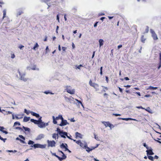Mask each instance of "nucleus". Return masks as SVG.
Wrapping results in <instances>:
<instances>
[{
    "label": "nucleus",
    "instance_id": "a211bd4d",
    "mask_svg": "<svg viewBox=\"0 0 161 161\" xmlns=\"http://www.w3.org/2000/svg\"><path fill=\"white\" fill-rule=\"evenodd\" d=\"M75 135L76 138L79 137L80 138H82V136L81 134L79 133L78 132H76L75 133Z\"/></svg>",
    "mask_w": 161,
    "mask_h": 161
},
{
    "label": "nucleus",
    "instance_id": "c756f323",
    "mask_svg": "<svg viewBox=\"0 0 161 161\" xmlns=\"http://www.w3.org/2000/svg\"><path fill=\"white\" fill-rule=\"evenodd\" d=\"M51 0H44V2L47 3L49 7H50L51 5L50 4V1Z\"/></svg>",
    "mask_w": 161,
    "mask_h": 161
},
{
    "label": "nucleus",
    "instance_id": "4be33fe9",
    "mask_svg": "<svg viewBox=\"0 0 161 161\" xmlns=\"http://www.w3.org/2000/svg\"><path fill=\"white\" fill-rule=\"evenodd\" d=\"M52 137L53 139H56V138L58 139V134L54 133L53 134Z\"/></svg>",
    "mask_w": 161,
    "mask_h": 161
},
{
    "label": "nucleus",
    "instance_id": "c03bdc74",
    "mask_svg": "<svg viewBox=\"0 0 161 161\" xmlns=\"http://www.w3.org/2000/svg\"><path fill=\"white\" fill-rule=\"evenodd\" d=\"M15 129H16V130H22V129L21 128L19 127H16L15 128Z\"/></svg>",
    "mask_w": 161,
    "mask_h": 161
},
{
    "label": "nucleus",
    "instance_id": "0e129e2a",
    "mask_svg": "<svg viewBox=\"0 0 161 161\" xmlns=\"http://www.w3.org/2000/svg\"><path fill=\"white\" fill-rule=\"evenodd\" d=\"M20 141L22 143L26 144L25 142L24 141L22 140L21 139L20 140Z\"/></svg>",
    "mask_w": 161,
    "mask_h": 161
},
{
    "label": "nucleus",
    "instance_id": "9d476101",
    "mask_svg": "<svg viewBox=\"0 0 161 161\" xmlns=\"http://www.w3.org/2000/svg\"><path fill=\"white\" fill-rule=\"evenodd\" d=\"M146 152L147 153V155H153L154 154V153L153 152V150L151 147L150 148V149H148L146 150Z\"/></svg>",
    "mask_w": 161,
    "mask_h": 161
},
{
    "label": "nucleus",
    "instance_id": "2eb2a0df",
    "mask_svg": "<svg viewBox=\"0 0 161 161\" xmlns=\"http://www.w3.org/2000/svg\"><path fill=\"white\" fill-rule=\"evenodd\" d=\"M31 147H33L35 148H40V144H35L31 146Z\"/></svg>",
    "mask_w": 161,
    "mask_h": 161
},
{
    "label": "nucleus",
    "instance_id": "393cba45",
    "mask_svg": "<svg viewBox=\"0 0 161 161\" xmlns=\"http://www.w3.org/2000/svg\"><path fill=\"white\" fill-rule=\"evenodd\" d=\"M99 45L100 47H101L103 45L104 42V41L102 39H99Z\"/></svg>",
    "mask_w": 161,
    "mask_h": 161
},
{
    "label": "nucleus",
    "instance_id": "69168bd1",
    "mask_svg": "<svg viewBox=\"0 0 161 161\" xmlns=\"http://www.w3.org/2000/svg\"><path fill=\"white\" fill-rule=\"evenodd\" d=\"M72 47L73 48V49L75 47V45L73 43H72Z\"/></svg>",
    "mask_w": 161,
    "mask_h": 161
},
{
    "label": "nucleus",
    "instance_id": "4468645a",
    "mask_svg": "<svg viewBox=\"0 0 161 161\" xmlns=\"http://www.w3.org/2000/svg\"><path fill=\"white\" fill-rule=\"evenodd\" d=\"M159 62L158 63L159 66L158 67V69H159L161 67V52H160L159 54Z\"/></svg>",
    "mask_w": 161,
    "mask_h": 161
},
{
    "label": "nucleus",
    "instance_id": "8fccbe9b",
    "mask_svg": "<svg viewBox=\"0 0 161 161\" xmlns=\"http://www.w3.org/2000/svg\"><path fill=\"white\" fill-rule=\"evenodd\" d=\"M15 56L14 54H11V58H15Z\"/></svg>",
    "mask_w": 161,
    "mask_h": 161
},
{
    "label": "nucleus",
    "instance_id": "b1692460",
    "mask_svg": "<svg viewBox=\"0 0 161 161\" xmlns=\"http://www.w3.org/2000/svg\"><path fill=\"white\" fill-rule=\"evenodd\" d=\"M59 152L61 153L62 154V157H61V158H64V159H65L67 157L64 154V153L61 151H59Z\"/></svg>",
    "mask_w": 161,
    "mask_h": 161
},
{
    "label": "nucleus",
    "instance_id": "7c9ffc66",
    "mask_svg": "<svg viewBox=\"0 0 161 161\" xmlns=\"http://www.w3.org/2000/svg\"><path fill=\"white\" fill-rule=\"evenodd\" d=\"M32 111H31L30 110L27 111L26 109H24V112L25 113H26L27 114H29L30 113L31 114V112Z\"/></svg>",
    "mask_w": 161,
    "mask_h": 161
},
{
    "label": "nucleus",
    "instance_id": "20e7f679",
    "mask_svg": "<svg viewBox=\"0 0 161 161\" xmlns=\"http://www.w3.org/2000/svg\"><path fill=\"white\" fill-rule=\"evenodd\" d=\"M150 32L152 34V36L153 39L154 40H156L158 39V38L157 34L155 33L154 31L152 29L150 30Z\"/></svg>",
    "mask_w": 161,
    "mask_h": 161
},
{
    "label": "nucleus",
    "instance_id": "37998d69",
    "mask_svg": "<svg viewBox=\"0 0 161 161\" xmlns=\"http://www.w3.org/2000/svg\"><path fill=\"white\" fill-rule=\"evenodd\" d=\"M76 100L77 101V102H78V103H80L82 106H83V104L82 103V102L80 101L78 99H76Z\"/></svg>",
    "mask_w": 161,
    "mask_h": 161
},
{
    "label": "nucleus",
    "instance_id": "2f4dec72",
    "mask_svg": "<svg viewBox=\"0 0 161 161\" xmlns=\"http://www.w3.org/2000/svg\"><path fill=\"white\" fill-rule=\"evenodd\" d=\"M6 151L8 152L13 153H15L17 152V151L15 150H6Z\"/></svg>",
    "mask_w": 161,
    "mask_h": 161
},
{
    "label": "nucleus",
    "instance_id": "ea45409f",
    "mask_svg": "<svg viewBox=\"0 0 161 161\" xmlns=\"http://www.w3.org/2000/svg\"><path fill=\"white\" fill-rule=\"evenodd\" d=\"M64 136H66L69 139H70L71 140H73V139L71 138L72 136H71V135H69V136H68L67 134V135H64Z\"/></svg>",
    "mask_w": 161,
    "mask_h": 161
},
{
    "label": "nucleus",
    "instance_id": "338daca9",
    "mask_svg": "<svg viewBox=\"0 0 161 161\" xmlns=\"http://www.w3.org/2000/svg\"><path fill=\"white\" fill-rule=\"evenodd\" d=\"M158 157L157 155H155V156L154 157V158H155L156 159H158Z\"/></svg>",
    "mask_w": 161,
    "mask_h": 161
},
{
    "label": "nucleus",
    "instance_id": "58836bf2",
    "mask_svg": "<svg viewBox=\"0 0 161 161\" xmlns=\"http://www.w3.org/2000/svg\"><path fill=\"white\" fill-rule=\"evenodd\" d=\"M138 108H141L142 109H144L147 112H149V111H148L147 109H145V108H143L142 106H139V107H136Z\"/></svg>",
    "mask_w": 161,
    "mask_h": 161
},
{
    "label": "nucleus",
    "instance_id": "1a4fd4ad",
    "mask_svg": "<svg viewBox=\"0 0 161 161\" xmlns=\"http://www.w3.org/2000/svg\"><path fill=\"white\" fill-rule=\"evenodd\" d=\"M76 143L83 148L86 147V145L82 142L80 140H78L76 141Z\"/></svg>",
    "mask_w": 161,
    "mask_h": 161
},
{
    "label": "nucleus",
    "instance_id": "f704fd0d",
    "mask_svg": "<svg viewBox=\"0 0 161 161\" xmlns=\"http://www.w3.org/2000/svg\"><path fill=\"white\" fill-rule=\"evenodd\" d=\"M38 46H38V44L37 43H36V44L33 47V49H34V50H36V48H37Z\"/></svg>",
    "mask_w": 161,
    "mask_h": 161
},
{
    "label": "nucleus",
    "instance_id": "39448f33",
    "mask_svg": "<svg viewBox=\"0 0 161 161\" xmlns=\"http://www.w3.org/2000/svg\"><path fill=\"white\" fill-rule=\"evenodd\" d=\"M89 84L91 86L93 87L94 88L96 89H98L99 87L98 85L96 83H92L91 80H90L89 81Z\"/></svg>",
    "mask_w": 161,
    "mask_h": 161
},
{
    "label": "nucleus",
    "instance_id": "79ce46f5",
    "mask_svg": "<svg viewBox=\"0 0 161 161\" xmlns=\"http://www.w3.org/2000/svg\"><path fill=\"white\" fill-rule=\"evenodd\" d=\"M49 51V49L48 48V46H47L46 48V53H47Z\"/></svg>",
    "mask_w": 161,
    "mask_h": 161
},
{
    "label": "nucleus",
    "instance_id": "72a5a7b5",
    "mask_svg": "<svg viewBox=\"0 0 161 161\" xmlns=\"http://www.w3.org/2000/svg\"><path fill=\"white\" fill-rule=\"evenodd\" d=\"M149 27L147 26H146L145 32L144 33H147L149 31Z\"/></svg>",
    "mask_w": 161,
    "mask_h": 161
},
{
    "label": "nucleus",
    "instance_id": "c9c22d12",
    "mask_svg": "<svg viewBox=\"0 0 161 161\" xmlns=\"http://www.w3.org/2000/svg\"><path fill=\"white\" fill-rule=\"evenodd\" d=\"M34 143V142L31 140H29L28 143L29 145H33Z\"/></svg>",
    "mask_w": 161,
    "mask_h": 161
},
{
    "label": "nucleus",
    "instance_id": "6ab92c4d",
    "mask_svg": "<svg viewBox=\"0 0 161 161\" xmlns=\"http://www.w3.org/2000/svg\"><path fill=\"white\" fill-rule=\"evenodd\" d=\"M53 155L55 156L56 157H57L58 159H59V160L60 161H61L64 159V158H61V157H59V156L57 155L56 154V153H53Z\"/></svg>",
    "mask_w": 161,
    "mask_h": 161
},
{
    "label": "nucleus",
    "instance_id": "603ef678",
    "mask_svg": "<svg viewBox=\"0 0 161 161\" xmlns=\"http://www.w3.org/2000/svg\"><path fill=\"white\" fill-rule=\"evenodd\" d=\"M135 93L136 94H137L139 96H141V94H140V92H135Z\"/></svg>",
    "mask_w": 161,
    "mask_h": 161
},
{
    "label": "nucleus",
    "instance_id": "f257e3e1",
    "mask_svg": "<svg viewBox=\"0 0 161 161\" xmlns=\"http://www.w3.org/2000/svg\"><path fill=\"white\" fill-rule=\"evenodd\" d=\"M57 131L61 136L64 138H65L66 137L64 135H66L67 134V133L66 132H64L62 131H61L60 129L58 128L57 129Z\"/></svg>",
    "mask_w": 161,
    "mask_h": 161
},
{
    "label": "nucleus",
    "instance_id": "de8ad7c7",
    "mask_svg": "<svg viewBox=\"0 0 161 161\" xmlns=\"http://www.w3.org/2000/svg\"><path fill=\"white\" fill-rule=\"evenodd\" d=\"M98 23V22H96L94 24V26L96 27L97 26V24Z\"/></svg>",
    "mask_w": 161,
    "mask_h": 161
},
{
    "label": "nucleus",
    "instance_id": "0eeeda50",
    "mask_svg": "<svg viewBox=\"0 0 161 161\" xmlns=\"http://www.w3.org/2000/svg\"><path fill=\"white\" fill-rule=\"evenodd\" d=\"M70 86H67L66 89L67 92L71 94H74L75 93V90L70 89Z\"/></svg>",
    "mask_w": 161,
    "mask_h": 161
},
{
    "label": "nucleus",
    "instance_id": "4c0bfd02",
    "mask_svg": "<svg viewBox=\"0 0 161 161\" xmlns=\"http://www.w3.org/2000/svg\"><path fill=\"white\" fill-rule=\"evenodd\" d=\"M148 158L150 160H153V157L151 156H148Z\"/></svg>",
    "mask_w": 161,
    "mask_h": 161
},
{
    "label": "nucleus",
    "instance_id": "e433bc0d",
    "mask_svg": "<svg viewBox=\"0 0 161 161\" xmlns=\"http://www.w3.org/2000/svg\"><path fill=\"white\" fill-rule=\"evenodd\" d=\"M17 125H20V123L19 122H14V126H16Z\"/></svg>",
    "mask_w": 161,
    "mask_h": 161
},
{
    "label": "nucleus",
    "instance_id": "a19ab883",
    "mask_svg": "<svg viewBox=\"0 0 161 161\" xmlns=\"http://www.w3.org/2000/svg\"><path fill=\"white\" fill-rule=\"evenodd\" d=\"M143 146L145 147L147 149H148L149 147L147 146L146 145V143H143Z\"/></svg>",
    "mask_w": 161,
    "mask_h": 161
},
{
    "label": "nucleus",
    "instance_id": "423d86ee",
    "mask_svg": "<svg viewBox=\"0 0 161 161\" xmlns=\"http://www.w3.org/2000/svg\"><path fill=\"white\" fill-rule=\"evenodd\" d=\"M47 142L48 147H53L55 146L56 143L54 141H50L49 140H48L47 141Z\"/></svg>",
    "mask_w": 161,
    "mask_h": 161
},
{
    "label": "nucleus",
    "instance_id": "680f3d73",
    "mask_svg": "<svg viewBox=\"0 0 161 161\" xmlns=\"http://www.w3.org/2000/svg\"><path fill=\"white\" fill-rule=\"evenodd\" d=\"M122 45H119L118 46V49H119L121 47H122Z\"/></svg>",
    "mask_w": 161,
    "mask_h": 161
},
{
    "label": "nucleus",
    "instance_id": "09e8293b",
    "mask_svg": "<svg viewBox=\"0 0 161 161\" xmlns=\"http://www.w3.org/2000/svg\"><path fill=\"white\" fill-rule=\"evenodd\" d=\"M59 16L58 14L57 16V19L58 20V22H59Z\"/></svg>",
    "mask_w": 161,
    "mask_h": 161
},
{
    "label": "nucleus",
    "instance_id": "052dcab7",
    "mask_svg": "<svg viewBox=\"0 0 161 161\" xmlns=\"http://www.w3.org/2000/svg\"><path fill=\"white\" fill-rule=\"evenodd\" d=\"M4 129V128L3 127H2L0 129V130L2 131Z\"/></svg>",
    "mask_w": 161,
    "mask_h": 161
},
{
    "label": "nucleus",
    "instance_id": "f3484780",
    "mask_svg": "<svg viewBox=\"0 0 161 161\" xmlns=\"http://www.w3.org/2000/svg\"><path fill=\"white\" fill-rule=\"evenodd\" d=\"M36 121L34 122V123L38 125L39 127H40V118H39L38 120H36Z\"/></svg>",
    "mask_w": 161,
    "mask_h": 161
},
{
    "label": "nucleus",
    "instance_id": "a18cd8bd",
    "mask_svg": "<svg viewBox=\"0 0 161 161\" xmlns=\"http://www.w3.org/2000/svg\"><path fill=\"white\" fill-rule=\"evenodd\" d=\"M19 136L20 138H22V139H23L24 140H25V138L22 135H19Z\"/></svg>",
    "mask_w": 161,
    "mask_h": 161
},
{
    "label": "nucleus",
    "instance_id": "49530a36",
    "mask_svg": "<svg viewBox=\"0 0 161 161\" xmlns=\"http://www.w3.org/2000/svg\"><path fill=\"white\" fill-rule=\"evenodd\" d=\"M82 66H83L81 64H80L77 66V68L79 69H80V67H82Z\"/></svg>",
    "mask_w": 161,
    "mask_h": 161
},
{
    "label": "nucleus",
    "instance_id": "a878e982",
    "mask_svg": "<svg viewBox=\"0 0 161 161\" xmlns=\"http://www.w3.org/2000/svg\"><path fill=\"white\" fill-rule=\"evenodd\" d=\"M7 10L6 9H4L3 11V19L5 17L6 14Z\"/></svg>",
    "mask_w": 161,
    "mask_h": 161
},
{
    "label": "nucleus",
    "instance_id": "c85d7f7f",
    "mask_svg": "<svg viewBox=\"0 0 161 161\" xmlns=\"http://www.w3.org/2000/svg\"><path fill=\"white\" fill-rule=\"evenodd\" d=\"M158 88L157 87H154L152 86H149L148 88L147 89V90H155Z\"/></svg>",
    "mask_w": 161,
    "mask_h": 161
},
{
    "label": "nucleus",
    "instance_id": "f03ea898",
    "mask_svg": "<svg viewBox=\"0 0 161 161\" xmlns=\"http://www.w3.org/2000/svg\"><path fill=\"white\" fill-rule=\"evenodd\" d=\"M52 118L53 119V124H56L57 123V120H58L59 119H63V117L61 115H58V116L56 117L55 118L54 116H53Z\"/></svg>",
    "mask_w": 161,
    "mask_h": 161
},
{
    "label": "nucleus",
    "instance_id": "4d7b16f0",
    "mask_svg": "<svg viewBox=\"0 0 161 161\" xmlns=\"http://www.w3.org/2000/svg\"><path fill=\"white\" fill-rule=\"evenodd\" d=\"M31 121L32 122H34L35 121H36V120L34 119H31Z\"/></svg>",
    "mask_w": 161,
    "mask_h": 161
},
{
    "label": "nucleus",
    "instance_id": "473e14b6",
    "mask_svg": "<svg viewBox=\"0 0 161 161\" xmlns=\"http://www.w3.org/2000/svg\"><path fill=\"white\" fill-rule=\"evenodd\" d=\"M23 128L25 130V131H28L30 132V130L29 128L25 127L24 126H23Z\"/></svg>",
    "mask_w": 161,
    "mask_h": 161
},
{
    "label": "nucleus",
    "instance_id": "bf43d9fd",
    "mask_svg": "<svg viewBox=\"0 0 161 161\" xmlns=\"http://www.w3.org/2000/svg\"><path fill=\"white\" fill-rule=\"evenodd\" d=\"M124 79L126 80H129V79L128 77H125Z\"/></svg>",
    "mask_w": 161,
    "mask_h": 161
},
{
    "label": "nucleus",
    "instance_id": "412c9836",
    "mask_svg": "<svg viewBox=\"0 0 161 161\" xmlns=\"http://www.w3.org/2000/svg\"><path fill=\"white\" fill-rule=\"evenodd\" d=\"M48 124L47 123L46 124L43 122H42L41 120V127H45L46 125H48Z\"/></svg>",
    "mask_w": 161,
    "mask_h": 161
},
{
    "label": "nucleus",
    "instance_id": "7ed1b4c3",
    "mask_svg": "<svg viewBox=\"0 0 161 161\" xmlns=\"http://www.w3.org/2000/svg\"><path fill=\"white\" fill-rule=\"evenodd\" d=\"M18 72L19 74L20 77V79L21 80H23L24 81H25L27 80V79L25 77V73H21L19 70H18Z\"/></svg>",
    "mask_w": 161,
    "mask_h": 161
},
{
    "label": "nucleus",
    "instance_id": "ddd939ff",
    "mask_svg": "<svg viewBox=\"0 0 161 161\" xmlns=\"http://www.w3.org/2000/svg\"><path fill=\"white\" fill-rule=\"evenodd\" d=\"M98 146V144H97V146L96 147H92V148H90L89 147H87V145H86V147H85V148H86V151L87 152H89L90 151H91L92 150L96 148Z\"/></svg>",
    "mask_w": 161,
    "mask_h": 161
},
{
    "label": "nucleus",
    "instance_id": "cd10ccee",
    "mask_svg": "<svg viewBox=\"0 0 161 161\" xmlns=\"http://www.w3.org/2000/svg\"><path fill=\"white\" fill-rule=\"evenodd\" d=\"M146 40V38L144 37L143 35L141 37V41L142 42L144 43H145Z\"/></svg>",
    "mask_w": 161,
    "mask_h": 161
},
{
    "label": "nucleus",
    "instance_id": "5701e85b",
    "mask_svg": "<svg viewBox=\"0 0 161 161\" xmlns=\"http://www.w3.org/2000/svg\"><path fill=\"white\" fill-rule=\"evenodd\" d=\"M119 119H121L126 120V121H128L129 120H135V119H131V118H119Z\"/></svg>",
    "mask_w": 161,
    "mask_h": 161
},
{
    "label": "nucleus",
    "instance_id": "6e6d98bb",
    "mask_svg": "<svg viewBox=\"0 0 161 161\" xmlns=\"http://www.w3.org/2000/svg\"><path fill=\"white\" fill-rule=\"evenodd\" d=\"M24 46H23V45H21L19 47V48L20 49H22V48H23L24 47Z\"/></svg>",
    "mask_w": 161,
    "mask_h": 161
},
{
    "label": "nucleus",
    "instance_id": "3c124183",
    "mask_svg": "<svg viewBox=\"0 0 161 161\" xmlns=\"http://www.w3.org/2000/svg\"><path fill=\"white\" fill-rule=\"evenodd\" d=\"M113 115H114L116 116H120L121 115L120 114H113Z\"/></svg>",
    "mask_w": 161,
    "mask_h": 161
},
{
    "label": "nucleus",
    "instance_id": "aec40b11",
    "mask_svg": "<svg viewBox=\"0 0 161 161\" xmlns=\"http://www.w3.org/2000/svg\"><path fill=\"white\" fill-rule=\"evenodd\" d=\"M31 114L32 115H33L34 116H35L37 118H38L40 117V115H39V114H36L35 113H34V112H33V111L31 112Z\"/></svg>",
    "mask_w": 161,
    "mask_h": 161
},
{
    "label": "nucleus",
    "instance_id": "e2e57ef3",
    "mask_svg": "<svg viewBox=\"0 0 161 161\" xmlns=\"http://www.w3.org/2000/svg\"><path fill=\"white\" fill-rule=\"evenodd\" d=\"M2 132L4 133H5V134H8V132L5 131V130H3Z\"/></svg>",
    "mask_w": 161,
    "mask_h": 161
},
{
    "label": "nucleus",
    "instance_id": "5fc2aeb1",
    "mask_svg": "<svg viewBox=\"0 0 161 161\" xmlns=\"http://www.w3.org/2000/svg\"><path fill=\"white\" fill-rule=\"evenodd\" d=\"M62 49L63 51H65L66 49V47H62Z\"/></svg>",
    "mask_w": 161,
    "mask_h": 161
},
{
    "label": "nucleus",
    "instance_id": "774afa93",
    "mask_svg": "<svg viewBox=\"0 0 161 161\" xmlns=\"http://www.w3.org/2000/svg\"><path fill=\"white\" fill-rule=\"evenodd\" d=\"M58 49L59 51H61V49L60 46L59 45H58Z\"/></svg>",
    "mask_w": 161,
    "mask_h": 161
},
{
    "label": "nucleus",
    "instance_id": "bb28decb",
    "mask_svg": "<svg viewBox=\"0 0 161 161\" xmlns=\"http://www.w3.org/2000/svg\"><path fill=\"white\" fill-rule=\"evenodd\" d=\"M30 119V117H25L23 119V121L25 122H27Z\"/></svg>",
    "mask_w": 161,
    "mask_h": 161
},
{
    "label": "nucleus",
    "instance_id": "dca6fc26",
    "mask_svg": "<svg viewBox=\"0 0 161 161\" xmlns=\"http://www.w3.org/2000/svg\"><path fill=\"white\" fill-rule=\"evenodd\" d=\"M27 69L29 70L30 69H32L33 70H39V69H37L36 67V66L35 65L33 66L32 67H27Z\"/></svg>",
    "mask_w": 161,
    "mask_h": 161
},
{
    "label": "nucleus",
    "instance_id": "6e6552de",
    "mask_svg": "<svg viewBox=\"0 0 161 161\" xmlns=\"http://www.w3.org/2000/svg\"><path fill=\"white\" fill-rule=\"evenodd\" d=\"M61 123L59 124V125L60 126H63L65 125H66L67 124H69V123L67 122V120H64V118H63V120L61 119Z\"/></svg>",
    "mask_w": 161,
    "mask_h": 161
},
{
    "label": "nucleus",
    "instance_id": "864d4df0",
    "mask_svg": "<svg viewBox=\"0 0 161 161\" xmlns=\"http://www.w3.org/2000/svg\"><path fill=\"white\" fill-rule=\"evenodd\" d=\"M119 91L120 92H122L123 90H122V88H121L120 87H119Z\"/></svg>",
    "mask_w": 161,
    "mask_h": 161
},
{
    "label": "nucleus",
    "instance_id": "9b49d317",
    "mask_svg": "<svg viewBox=\"0 0 161 161\" xmlns=\"http://www.w3.org/2000/svg\"><path fill=\"white\" fill-rule=\"evenodd\" d=\"M102 123H103L105 126L106 127L107 126H108L110 128L111 127V126L112 125L111 124L110 122L108 121V122H105V121H103L102 122Z\"/></svg>",
    "mask_w": 161,
    "mask_h": 161
},
{
    "label": "nucleus",
    "instance_id": "f8f14e48",
    "mask_svg": "<svg viewBox=\"0 0 161 161\" xmlns=\"http://www.w3.org/2000/svg\"><path fill=\"white\" fill-rule=\"evenodd\" d=\"M67 145L66 143H62L60 146V148H61L65 149V151H67V150H68V149L67 148Z\"/></svg>",
    "mask_w": 161,
    "mask_h": 161
},
{
    "label": "nucleus",
    "instance_id": "13d9d810",
    "mask_svg": "<svg viewBox=\"0 0 161 161\" xmlns=\"http://www.w3.org/2000/svg\"><path fill=\"white\" fill-rule=\"evenodd\" d=\"M106 80L107 82H108V76H106Z\"/></svg>",
    "mask_w": 161,
    "mask_h": 161
}]
</instances>
